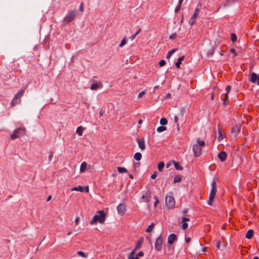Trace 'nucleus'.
Wrapping results in <instances>:
<instances>
[{
    "label": "nucleus",
    "instance_id": "obj_1",
    "mask_svg": "<svg viewBox=\"0 0 259 259\" xmlns=\"http://www.w3.org/2000/svg\"><path fill=\"white\" fill-rule=\"evenodd\" d=\"M106 219V213L104 210H100L97 212V214L95 215L90 222L92 225L95 224L99 222L100 224H103Z\"/></svg>",
    "mask_w": 259,
    "mask_h": 259
},
{
    "label": "nucleus",
    "instance_id": "obj_2",
    "mask_svg": "<svg viewBox=\"0 0 259 259\" xmlns=\"http://www.w3.org/2000/svg\"><path fill=\"white\" fill-rule=\"evenodd\" d=\"M205 145L204 141L201 140L200 138L197 139V144L193 146V151L195 156L198 157L202 153V147Z\"/></svg>",
    "mask_w": 259,
    "mask_h": 259
},
{
    "label": "nucleus",
    "instance_id": "obj_3",
    "mask_svg": "<svg viewBox=\"0 0 259 259\" xmlns=\"http://www.w3.org/2000/svg\"><path fill=\"white\" fill-rule=\"evenodd\" d=\"M217 192L216 183L213 181L211 184V189L209 195V199L207 201V203L209 205L212 206L213 205V199L215 198L216 193Z\"/></svg>",
    "mask_w": 259,
    "mask_h": 259
},
{
    "label": "nucleus",
    "instance_id": "obj_4",
    "mask_svg": "<svg viewBox=\"0 0 259 259\" xmlns=\"http://www.w3.org/2000/svg\"><path fill=\"white\" fill-rule=\"evenodd\" d=\"M165 204L169 208H172L175 205V200L172 192L168 193L165 197Z\"/></svg>",
    "mask_w": 259,
    "mask_h": 259
},
{
    "label": "nucleus",
    "instance_id": "obj_5",
    "mask_svg": "<svg viewBox=\"0 0 259 259\" xmlns=\"http://www.w3.org/2000/svg\"><path fill=\"white\" fill-rule=\"evenodd\" d=\"M24 93L23 90H20L18 91V92L16 94L14 98L12 100L11 103L12 106H14L18 103H20L21 101V98L23 96Z\"/></svg>",
    "mask_w": 259,
    "mask_h": 259
},
{
    "label": "nucleus",
    "instance_id": "obj_6",
    "mask_svg": "<svg viewBox=\"0 0 259 259\" xmlns=\"http://www.w3.org/2000/svg\"><path fill=\"white\" fill-rule=\"evenodd\" d=\"M25 129L24 128H20L15 131L11 135L12 140H15L18 138L25 134Z\"/></svg>",
    "mask_w": 259,
    "mask_h": 259
},
{
    "label": "nucleus",
    "instance_id": "obj_7",
    "mask_svg": "<svg viewBox=\"0 0 259 259\" xmlns=\"http://www.w3.org/2000/svg\"><path fill=\"white\" fill-rule=\"evenodd\" d=\"M76 16L75 11H72L66 15L64 19V21L65 23L67 24L71 22Z\"/></svg>",
    "mask_w": 259,
    "mask_h": 259
},
{
    "label": "nucleus",
    "instance_id": "obj_8",
    "mask_svg": "<svg viewBox=\"0 0 259 259\" xmlns=\"http://www.w3.org/2000/svg\"><path fill=\"white\" fill-rule=\"evenodd\" d=\"M163 243V237L160 235L156 240L155 243V248L158 251H160L162 249Z\"/></svg>",
    "mask_w": 259,
    "mask_h": 259
},
{
    "label": "nucleus",
    "instance_id": "obj_9",
    "mask_svg": "<svg viewBox=\"0 0 259 259\" xmlns=\"http://www.w3.org/2000/svg\"><path fill=\"white\" fill-rule=\"evenodd\" d=\"M117 210L118 213L120 215H123L126 211V206L125 203H121L117 205Z\"/></svg>",
    "mask_w": 259,
    "mask_h": 259
},
{
    "label": "nucleus",
    "instance_id": "obj_10",
    "mask_svg": "<svg viewBox=\"0 0 259 259\" xmlns=\"http://www.w3.org/2000/svg\"><path fill=\"white\" fill-rule=\"evenodd\" d=\"M199 12V9L197 8H196L193 15H192L191 18L190 19V20L189 22V23L190 25H192L193 24H194L195 23L196 19L198 15Z\"/></svg>",
    "mask_w": 259,
    "mask_h": 259
},
{
    "label": "nucleus",
    "instance_id": "obj_11",
    "mask_svg": "<svg viewBox=\"0 0 259 259\" xmlns=\"http://www.w3.org/2000/svg\"><path fill=\"white\" fill-rule=\"evenodd\" d=\"M71 191H78L81 192H85L87 193L89 191V188L88 186H85L84 187H83L82 186H79L78 187H72L71 189Z\"/></svg>",
    "mask_w": 259,
    "mask_h": 259
},
{
    "label": "nucleus",
    "instance_id": "obj_12",
    "mask_svg": "<svg viewBox=\"0 0 259 259\" xmlns=\"http://www.w3.org/2000/svg\"><path fill=\"white\" fill-rule=\"evenodd\" d=\"M250 81L252 83H256L259 85V74H257L254 72L251 73Z\"/></svg>",
    "mask_w": 259,
    "mask_h": 259
},
{
    "label": "nucleus",
    "instance_id": "obj_13",
    "mask_svg": "<svg viewBox=\"0 0 259 259\" xmlns=\"http://www.w3.org/2000/svg\"><path fill=\"white\" fill-rule=\"evenodd\" d=\"M177 239V237L175 234H170L167 238V243L169 245H171Z\"/></svg>",
    "mask_w": 259,
    "mask_h": 259
},
{
    "label": "nucleus",
    "instance_id": "obj_14",
    "mask_svg": "<svg viewBox=\"0 0 259 259\" xmlns=\"http://www.w3.org/2000/svg\"><path fill=\"white\" fill-rule=\"evenodd\" d=\"M228 94L225 93L223 94L221 96V100L223 101V104L225 106L228 105L229 104V101L228 100Z\"/></svg>",
    "mask_w": 259,
    "mask_h": 259
},
{
    "label": "nucleus",
    "instance_id": "obj_15",
    "mask_svg": "<svg viewBox=\"0 0 259 259\" xmlns=\"http://www.w3.org/2000/svg\"><path fill=\"white\" fill-rule=\"evenodd\" d=\"M143 241H144L143 238H139L138 240L136 245L133 250L136 252L138 249H140L141 247V246H142V243H143Z\"/></svg>",
    "mask_w": 259,
    "mask_h": 259
},
{
    "label": "nucleus",
    "instance_id": "obj_16",
    "mask_svg": "<svg viewBox=\"0 0 259 259\" xmlns=\"http://www.w3.org/2000/svg\"><path fill=\"white\" fill-rule=\"evenodd\" d=\"M137 142L138 144L139 147L142 151L145 149V141L143 139H137Z\"/></svg>",
    "mask_w": 259,
    "mask_h": 259
},
{
    "label": "nucleus",
    "instance_id": "obj_17",
    "mask_svg": "<svg viewBox=\"0 0 259 259\" xmlns=\"http://www.w3.org/2000/svg\"><path fill=\"white\" fill-rule=\"evenodd\" d=\"M227 156V153L224 151L220 152L218 155L219 159L222 162L225 161L226 160Z\"/></svg>",
    "mask_w": 259,
    "mask_h": 259
},
{
    "label": "nucleus",
    "instance_id": "obj_18",
    "mask_svg": "<svg viewBox=\"0 0 259 259\" xmlns=\"http://www.w3.org/2000/svg\"><path fill=\"white\" fill-rule=\"evenodd\" d=\"M190 219L188 218L183 217L182 218V228L183 230H186L188 227V225L187 223V222L189 221Z\"/></svg>",
    "mask_w": 259,
    "mask_h": 259
},
{
    "label": "nucleus",
    "instance_id": "obj_19",
    "mask_svg": "<svg viewBox=\"0 0 259 259\" xmlns=\"http://www.w3.org/2000/svg\"><path fill=\"white\" fill-rule=\"evenodd\" d=\"M102 87V84L100 82H97L93 83L91 85L90 89L92 90H96L98 89L101 88Z\"/></svg>",
    "mask_w": 259,
    "mask_h": 259
},
{
    "label": "nucleus",
    "instance_id": "obj_20",
    "mask_svg": "<svg viewBox=\"0 0 259 259\" xmlns=\"http://www.w3.org/2000/svg\"><path fill=\"white\" fill-rule=\"evenodd\" d=\"M141 198L143 199H145L146 201L149 202L151 198V194L149 192H147L145 194H143Z\"/></svg>",
    "mask_w": 259,
    "mask_h": 259
},
{
    "label": "nucleus",
    "instance_id": "obj_21",
    "mask_svg": "<svg viewBox=\"0 0 259 259\" xmlns=\"http://www.w3.org/2000/svg\"><path fill=\"white\" fill-rule=\"evenodd\" d=\"M87 163L86 162L84 161L82 162L80 167V172H83L87 169Z\"/></svg>",
    "mask_w": 259,
    "mask_h": 259
},
{
    "label": "nucleus",
    "instance_id": "obj_22",
    "mask_svg": "<svg viewBox=\"0 0 259 259\" xmlns=\"http://www.w3.org/2000/svg\"><path fill=\"white\" fill-rule=\"evenodd\" d=\"M184 56H182L178 59L177 62L176 63V66L177 68H180V65L182 64V61L184 60Z\"/></svg>",
    "mask_w": 259,
    "mask_h": 259
},
{
    "label": "nucleus",
    "instance_id": "obj_23",
    "mask_svg": "<svg viewBox=\"0 0 259 259\" xmlns=\"http://www.w3.org/2000/svg\"><path fill=\"white\" fill-rule=\"evenodd\" d=\"M155 223H151L148 227V228L146 229V232H147V233H150L152 231L153 228H154L155 227Z\"/></svg>",
    "mask_w": 259,
    "mask_h": 259
},
{
    "label": "nucleus",
    "instance_id": "obj_24",
    "mask_svg": "<svg viewBox=\"0 0 259 259\" xmlns=\"http://www.w3.org/2000/svg\"><path fill=\"white\" fill-rule=\"evenodd\" d=\"M136 252L134 250H132V252L128 254L127 256V259H139L138 256H135V254Z\"/></svg>",
    "mask_w": 259,
    "mask_h": 259
},
{
    "label": "nucleus",
    "instance_id": "obj_25",
    "mask_svg": "<svg viewBox=\"0 0 259 259\" xmlns=\"http://www.w3.org/2000/svg\"><path fill=\"white\" fill-rule=\"evenodd\" d=\"M253 231L252 230H249L246 235H245V237L247 239H250L252 236H253Z\"/></svg>",
    "mask_w": 259,
    "mask_h": 259
},
{
    "label": "nucleus",
    "instance_id": "obj_26",
    "mask_svg": "<svg viewBox=\"0 0 259 259\" xmlns=\"http://www.w3.org/2000/svg\"><path fill=\"white\" fill-rule=\"evenodd\" d=\"M134 159L137 161H139L142 158V154L139 152H137L134 156Z\"/></svg>",
    "mask_w": 259,
    "mask_h": 259
},
{
    "label": "nucleus",
    "instance_id": "obj_27",
    "mask_svg": "<svg viewBox=\"0 0 259 259\" xmlns=\"http://www.w3.org/2000/svg\"><path fill=\"white\" fill-rule=\"evenodd\" d=\"M218 130H219V132H218V140L220 142L223 139V136L222 134V132H221V129L219 128V127H218Z\"/></svg>",
    "mask_w": 259,
    "mask_h": 259
},
{
    "label": "nucleus",
    "instance_id": "obj_28",
    "mask_svg": "<svg viewBox=\"0 0 259 259\" xmlns=\"http://www.w3.org/2000/svg\"><path fill=\"white\" fill-rule=\"evenodd\" d=\"M173 163H174L175 167L176 169L180 170L183 169V167L182 166L180 165L178 162H177L176 161H174Z\"/></svg>",
    "mask_w": 259,
    "mask_h": 259
},
{
    "label": "nucleus",
    "instance_id": "obj_29",
    "mask_svg": "<svg viewBox=\"0 0 259 259\" xmlns=\"http://www.w3.org/2000/svg\"><path fill=\"white\" fill-rule=\"evenodd\" d=\"M76 132L79 136H82L83 133V130L82 126L78 127L76 129Z\"/></svg>",
    "mask_w": 259,
    "mask_h": 259
},
{
    "label": "nucleus",
    "instance_id": "obj_30",
    "mask_svg": "<svg viewBox=\"0 0 259 259\" xmlns=\"http://www.w3.org/2000/svg\"><path fill=\"white\" fill-rule=\"evenodd\" d=\"M164 166V163L163 162H160L158 164V169L160 171H161Z\"/></svg>",
    "mask_w": 259,
    "mask_h": 259
},
{
    "label": "nucleus",
    "instance_id": "obj_31",
    "mask_svg": "<svg viewBox=\"0 0 259 259\" xmlns=\"http://www.w3.org/2000/svg\"><path fill=\"white\" fill-rule=\"evenodd\" d=\"M182 180L181 177L180 176H176L174 179V183H176L180 182Z\"/></svg>",
    "mask_w": 259,
    "mask_h": 259
},
{
    "label": "nucleus",
    "instance_id": "obj_32",
    "mask_svg": "<svg viewBox=\"0 0 259 259\" xmlns=\"http://www.w3.org/2000/svg\"><path fill=\"white\" fill-rule=\"evenodd\" d=\"M117 170L119 173H121V174L123 173V172H126L127 171L126 168H125L124 167H118L117 168Z\"/></svg>",
    "mask_w": 259,
    "mask_h": 259
},
{
    "label": "nucleus",
    "instance_id": "obj_33",
    "mask_svg": "<svg viewBox=\"0 0 259 259\" xmlns=\"http://www.w3.org/2000/svg\"><path fill=\"white\" fill-rule=\"evenodd\" d=\"M176 51V49H172L170 51H168L166 56V58L169 59L170 58L172 54Z\"/></svg>",
    "mask_w": 259,
    "mask_h": 259
},
{
    "label": "nucleus",
    "instance_id": "obj_34",
    "mask_svg": "<svg viewBox=\"0 0 259 259\" xmlns=\"http://www.w3.org/2000/svg\"><path fill=\"white\" fill-rule=\"evenodd\" d=\"M166 130V127L165 126H160L157 128V131L159 133H161L163 131H165Z\"/></svg>",
    "mask_w": 259,
    "mask_h": 259
},
{
    "label": "nucleus",
    "instance_id": "obj_35",
    "mask_svg": "<svg viewBox=\"0 0 259 259\" xmlns=\"http://www.w3.org/2000/svg\"><path fill=\"white\" fill-rule=\"evenodd\" d=\"M160 123L163 125H166L167 123V120L165 118H162L160 120Z\"/></svg>",
    "mask_w": 259,
    "mask_h": 259
},
{
    "label": "nucleus",
    "instance_id": "obj_36",
    "mask_svg": "<svg viewBox=\"0 0 259 259\" xmlns=\"http://www.w3.org/2000/svg\"><path fill=\"white\" fill-rule=\"evenodd\" d=\"M77 254L82 257L86 258L87 257V255L85 254V253L82 251H78L77 252Z\"/></svg>",
    "mask_w": 259,
    "mask_h": 259
},
{
    "label": "nucleus",
    "instance_id": "obj_37",
    "mask_svg": "<svg viewBox=\"0 0 259 259\" xmlns=\"http://www.w3.org/2000/svg\"><path fill=\"white\" fill-rule=\"evenodd\" d=\"M126 41V38L125 37L123 38L119 45L120 47L122 48L124 45H125Z\"/></svg>",
    "mask_w": 259,
    "mask_h": 259
},
{
    "label": "nucleus",
    "instance_id": "obj_38",
    "mask_svg": "<svg viewBox=\"0 0 259 259\" xmlns=\"http://www.w3.org/2000/svg\"><path fill=\"white\" fill-rule=\"evenodd\" d=\"M231 40L233 42H234L236 40L237 36L235 34L231 33Z\"/></svg>",
    "mask_w": 259,
    "mask_h": 259
},
{
    "label": "nucleus",
    "instance_id": "obj_39",
    "mask_svg": "<svg viewBox=\"0 0 259 259\" xmlns=\"http://www.w3.org/2000/svg\"><path fill=\"white\" fill-rule=\"evenodd\" d=\"M154 198L155 199V202L154 204V207H156L157 205L159 203V200L156 196H154Z\"/></svg>",
    "mask_w": 259,
    "mask_h": 259
},
{
    "label": "nucleus",
    "instance_id": "obj_40",
    "mask_svg": "<svg viewBox=\"0 0 259 259\" xmlns=\"http://www.w3.org/2000/svg\"><path fill=\"white\" fill-rule=\"evenodd\" d=\"M165 63H166V62H165V60H162L160 61L159 64L160 66L162 67L165 65Z\"/></svg>",
    "mask_w": 259,
    "mask_h": 259
},
{
    "label": "nucleus",
    "instance_id": "obj_41",
    "mask_svg": "<svg viewBox=\"0 0 259 259\" xmlns=\"http://www.w3.org/2000/svg\"><path fill=\"white\" fill-rule=\"evenodd\" d=\"M145 94H146V92L145 91H142V92H140L138 95V98H142Z\"/></svg>",
    "mask_w": 259,
    "mask_h": 259
},
{
    "label": "nucleus",
    "instance_id": "obj_42",
    "mask_svg": "<svg viewBox=\"0 0 259 259\" xmlns=\"http://www.w3.org/2000/svg\"><path fill=\"white\" fill-rule=\"evenodd\" d=\"M231 90V87L230 85H227L225 91L226 92V93L228 94Z\"/></svg>",
    "mask_w": 259,
    "mask_h": 259
},
{
    "label": "nucleus",
    "instance_id": "obj_43",
    "mask_svg": "<svg viewBox=\"0 0 259 259\" xmlns=\"http://www.w3.org/2000/svg\"><path fill=\"white\" fill-rule=\"evenodd\" d=\"M79 10L81 12H82L84 10L83 9V3H81L80 4V7H79Z\"/></svg>",
    "mask_w": 259,
    "mask_h": 259
},
{
    "label": "nucleus",
    "instance_id": "obj_44",
    "mask_svg": "<svg viewBox=\"0 0 259 259\" xmlns=\"http://www.w3.org/2000/svg\"><path fill=\"white\" fill-rule=\"evenodd\" d=\"M157 177V173L156 172H154L151 176V178L152 179H155Z\"/></svg>",
    "mask_w": 259,
    "mask_h": 259
},
{
    "label": "nucleus",
    "instance_id": "obj_45",
    "mask_svg": "<svg viewBox=\"0 0 259 259\" xmlns=\"http://www.w3.org/2000/svg\"><path fill=\"white\" fill-rule=\"evenodd\" d=\"M191 238L190 237H186L185 238V241L187 243H189L191 241Z\"/></svg>",
    "mask_w": 259,
    "mask_h": 259
},
{
    "label": "nucleus",
    "instance_id": "obj_46",
    "mask_svg": "<svg viewBox=\"0 0 259 259\" xmlns=\"http://www.w3.org/2000/svg\"><path fill=\"white\" fill-rule=\"evenodd\" d=\"M144 255V252L143 251H140L137 256H143Z\"/></svg>",
    "mask_w": 259,
    "mask_h": 259
},
{
    "label": "nucleus",
    "instance_id": "obj_47",
    "mask_svg": "<svg viewBox=\"0 0 259 259\" xmlns=\"http://www.w3.org/2000/svg\"><path fill=\"white\" fill-rule=\"evenodd\" d=\"M136 36V35L135 34H134L130 37V38L131 40H134Z\"/></svg>",
    "mask_w": 259,
    "mask_h": 259
},
{
    "label": "nucleus",
    "instance_id": "obj_48",
    "mask_svg": "<svg viewBox=\"0 0 259 259\" xmlns=\"http://www.w3.org/2000/svg\"><path fill=\"white\" fill-rule=\"evenodd\" d=\"M183 0H179V7H181V5L183 2Z\"/></svg>",
    "mask_w": 259,
    "mask_h": 259
},
{
    "label": "nucleus",
    "instance_id": "obj_49",
    "mask_svg": "<svg viewBox=\"0 0 259 259\" xmlns=\"http://www.w3.org/2000/svg\"><path fill=\"white\" fill-rule=\"evenodd\" d=\"M174 120H175V121L176 122H178V116H175L174 117Z\"/></svg>",
    "mask_w": 259,
    "mask_h": 259
},
{
    "label": "nucleus",
    "instance_id": "obj_50",
    "mask_svg": "<svg viewBox=\"0 0 259 259\" xmlns=\"http://www.w3.org/2000/svg\"><path fill=\"white\" fill-rule=\"evenodd\" d=\"M141 31V29H139V30L135 33V34L137 36Z\"/></svg>",
    "mask_w": 259,
    "mask_h": 259
},
{
    "label": "nucleus",
    "instance_id": "obj_51",
    "mask_svg": "<svg viewBox=\"0 0 259 259\" xmlns=\"http://www.w3.org/2000/svg\"><path fill=\"white\" fill-rule=\"evenodd\" d=\"M231 52H232V53L236 55L235 54V50L234 49H231V50H230Z\"/></svg>",
    "mask_w": 259,
    "mask_h": 259
},
{
    "label": "nucleus",
    "instance_id": "obj_52",
    "mask_svg": "<svg viewBox=\"0 0 259 259\" xmlns=\"http://www.w3.org/2000/svg\"><path fill=\"white\" fill-rule=\"evenodd\" d=\"M206 247H205L202 248V252L204 253L206 251Z\"/></svg>",
    "mask_w": 259,
    "mask_h": 259
},
{
    "label": "nucleus",
    "instance_id": "obj_53",
    "mask_svg": "<svg viewBox=\"0 0 259 259\" xmlns=\"http://www.w3.org/2000/svg\"><path fill=\"white\" fill-rule=\"evenodd\" d=\"M52 198V196H48V198H47V201H49L51 200V199Z\"/></svg>",
    "mask_w": 259,
    "mask_h": 259
},
{
    "label": "nucleus",
    "instance_id": "obj_54",
    "mask_svg": "<svg viewBox=\"0 0 259 259\" xmlns=\"http://www.w3.org/2000/svg\"><path fill=\"white\" fill-rule=\"evenodd\" d=\"M210 99H211V100H213V99H214V94H212L211 95V97H210Z\"/></svg>",
    "mask_w": 259,
    "mask_h": 259
},
{
    "label": "nucleus",
    "instance_id": "obj_55",
    "mask_svg": "<svg viewBox=\"0 0 259 259\" xmlns=\"http://www.w3.org/2000/svg\"><path fill=\"white\" fill-rule=\"evenodd\" d=\"M180 7H179V6H177V8H176L175 11H179V9H180Z\"/></svg>",
    "mask_w": 259,
    "mask_h": 259
},
{
    "label": "nucleus",
    "instance_id": "obj_56",
    "mask_svg": "<svg viewBox=\"0 0 259 259\" xmlns=\"http://www.w3.org/2000/svg\"><path fill=\"white\" fill-rule=\"evenodd\" d=\"M142 122H143L142 120L140 119L138 121V124H141L142 123Z\"/></svg>",
    "mask_w": 259,
    "mask_h": 259
},
{
    "label": "nucleus",
    "instance_id": "obj_57",
    "mask_svg": "<svg viewBox=\"0 0 259 259\" xmlns=\"http://www.w3.org/2000/svg\"><path fill=\"white\" fill-rule=\"evenodd\" d=\"M78 220H79L78 218H76L75 219V223H76V224H77Z\"/></svg>",
    "mask_w": 259,
    "mask_h": 259
},
{
    "label": "nucleus",
    "instance_id": "obj_58",
    "mask_svg": "<svg viewBox=\"0 0 259 259\" xmlns=\"http://www.w3.org/2000/svg\"><path fill=\"white\" fill-rule=\"evenodd\" d=\"M253 259H259V257L258 256H255L253 258Z\"/></svg>",
    "mask_w": 259,
    "mask_h": 259
},
{
    "label": "nucleus",
    "instance_id": "obj_59",
    "mask_svg": "<svg viewBox=\"0 0 259 259\" xmlns=\"http://www.w3.org/2000/svg\"><path fill=\"white\" fill-rule=\"evenodd\" d=\"M234 131H235L234 128H232V131H231V132H234Z\"/></svg>",
    "mask_w": 259,
    "mask_h": 259
},
{
    "label": "nucleus",
    "instance_id": "obj_60",
    "mask_svg": "<svg viewBox=\"0 0 259 259\" xmlns=\"http://www.w3.org/2000/svg\"><path fill=\"white\" fill-rule=\"evenodd\" d=\"M219 246H220V243L219 242V243H218L217 247H219Z\"/></svg>",
    "mask_w": 259,
    "mask_h": 259
},
{
    "label": "nucleus",
    "instance_id": "obj_61",
    "mask_svg": "<svg viewBox=\"0 0 259 259\" xmlns=\"http://www.w3.org/2000/svg\"><path fill=\"white\" fill-rule=\"evenodd\" d=\"M70 234H71V233H70V232H69V233H68V234H67V235H70Z\"/></svg>",
    "mask_w": 259,
    "mask_h": 259
},
{
    "label": "nucleus",
    "instance_id": "obj_62",
    "mask_svg": "<svg viewBox=\"0 0 259 259\" xmlns=\"http://www.w3.org/2000/svg\"><path fill=\"white\" fill-rule=\"evenodd\" d=\"M167 96L168 97H169L170 96V94H168V95H167Z\"/></svg>",
    "mask_w": 259,
    "mask_h": 259
},
{
    "label": "nucleus",
    "instance_id": "obj_63",
    "mask_svg": "<svg viewBox=\"0 0 259 259\" xmlns=\"http://www.w3.org/2000/svg\"><path fill=\"white\" fill-rule=\"evenodd\" d=\"M130 178L132 179L133 178V176L132 175H131L130 176Z\"/></svg>",
    "mask_w": 259,
    "mask_h": 259
}]
</instances>
